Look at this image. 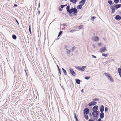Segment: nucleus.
Listing matches in <instances>:
<instances>
[{
    "instance_id": "obj_42",
    "label": "nucleus",
    "mask_w": 121,
    "mask_h": 121,
    "mask_svg": "<svg viewBox=\"0 0 121 121\" xmlns=\"http://www.w3.org/2000/svg\"><path fill=\"white\" fill-rule=\"evenodd\" d=\"M94 117H96V118H97V119L98 118V115H96Z\"/></svg>"
},
{
    "instance_id": "obj_51",
    "label": "nucleus",
    "mask_w": 121,
    "mask_h": 121,
    "mask_svg": "<svg viewBox=\"0 0 121 121\" xmlns=\"http://www.w3.org/2000/svg\"><path fill=\"white\" fill-rule=\"evenodd\" d=\"M119 14L120 15H121V11H120L119 12Z\"/></svg>"
},
{
    "instance_id": "obj_27",
    "label": "nucleus",
    "mask_w": 121,
    "mask_h": 121,
    "mask_svg": "<svg viewBox=\"0 0 121 121\" xmlns=\"http://www.w3.org/2000/svg\"><path fill=\"white\" fill-rule=\"evenodd\" d=\"M102 55L103 56L106 57H107L108 56V55L107 54L104 53H102Z\"/></svg>"
},
{
    "instance_id": "obj_63",
    "label": "nucleus",
    "mask_w": 121,
    "mask_h": 121,
    "mask_svg": "<svg viewBox=\"0 0 121 121\" xmlns=\"http://www.w3.org/2000/svg\"><path fill=\"white\" fill-rule=\"evenodd\" d=\"M120 2H121V0H120Z\"/></svg>"
},
{
    "instance_id": "obj_50",
    "label": "nucleus",
    "mask_w": 121,
    "mask_h": 121,
    "mask_svg": "<svg viewBox=\"0 0 121 121\" xmlns=\"http://www.w3.org/2000/svg\"><path fill=\"white\" fill-rule=\"evenodd\" d=\"M38 13L39 15L40 13V12L39 10L38 11Z\"/></svg>"
},
{
    "instance_id": "obj_38",
    "label": "nucleus",
    "mask_w": 121,
    "mask_h": 121,
    "mask_svg": "<svg viewBox=\"0 0 121 121\" xmlns=\"http://www.w3.org/2000/svg\"><path fill=\"white\" fill-rule=\"evenodd\" d=\"M71 52V51L70 50H68L67 51V54H69V53H70V52Z\"/></svg>"
},
{
    "instance_id": "obj_15",
    "label": "nucleus",
    "mask_w": 121,
    "mask_h": 121,
    "mask_svg": "<svg viewBox=\"0 0 121 121\" xmlns=\"http://www.w3.org/2000/svg\"><path fill=\"white\" fill-rule=\"evenodd\" d=\"M73 10L72 8L70 9H69L68 11L67 12L69 13V14H71L73 12Z\"/></svg>"
},
{
    "instance_id": "obj_12",
    "label": "nucleus",
    "mask_w": 121,
    "mask_h": 121,
    "mask_svg": "<svg viewBox=\"0 0 121 121\" xmlns=\"http://www.w3.org/2000/svg\"><path fill=\"white\" fill-rule=\"evenodd\" d=\"M73 9V12L74 13H77V9L74 8H72Z\"/></svg>"
},
{
    "instance_id": "obj_39",
    "label": "nucleus",
    "mask_w": 121,
    "mask_h": 121,
    "mask_svg": "<svg viewBox=\"0 0 121 121\" xmlns=\"http://www.w3.org/2000/svg\"><path fill=\"white\" fill-rule=\"evenodd\" d=\"M74 114V117H75V119L76 120H77V117L76 115V113H75Z\"/></svg>"
},
{
    "instance_id": "obj_44",
    "label": "nucleus",
    "mask_w": 121,
    "mask_h": 121,
    "mask_svg": "<svg viewBox=\"0 0 121 121\" xmlns=\"http://www.w3.org/2000/svg\"><path fill=\"white\" fill-rule=\"evenodd\" d=\"M61 8H63L64 7V5H61Z\"/></svg>"
},
{
    "instance_id": "obj_55",
    "label": "nucleus",
    "mask_w": 121,
    "mask_h": 121,
    "mask_svg": "<svg viewBox=\"0 0 121 121\" xmlns=\"http://www.w3.org/2000/svg\"><path fill=\"white\" fill-rule=\"evenodd\" d=\"M86 67L85 66H84V68H86Z\"/></svg>"
},
{
    "instance_id": "obj_2",
    "label": "nucleus",
    "mask_w": 121,
    "mask_h": 121,
    "mask_svg": "<svg viewBox=\"0 0 121 121\" xmlns=\"http://www.w3.org/2000/svg\"><path fill=\"white\" fill-rule=\"evenodd\" d=\"M90 110L88 108H85L84 109V114H87L89 112Z\"/></svg>"
},
{
    "instance_id": "obj_25",
    "label": "nucleus",
    "mask_w": 121,
    "mask_h": 121,
    "mask_svg": "<svg viewBox=\"0 0 121 121\" xmlns=\"http://www.w3.org/2000/svg\"><path fill=\"white\" fill-rule=\"evenodd\" d=\"M95 113L96 115H98L99 114V112L97 110V111H95Z\"/></svg>"
},
{
    "instance_id": "obj_54",
    "label": "nucleus",
    "mask_w": 121,
    "mask_h": 121,
    "mask_svg": "<svg viewBox=\"0 0 121 121\" xmlns=\"http://www.w3.org/2000/svg\"><path fill=\"white\" fill-rule=\"evenodd\" d=\"M63 25L65 26H66L67 25L66 24H63Z\"/></svg>"
},
{
    "instance_id": "obj_8",
    "label": "nucleus",
    "mask_w": 121,
    "mask_h": 121,
    "mask_svg": "<svg viewBox=\"0 0 121 121\" xmlns=\"http://www.w3.org/2000/svg\"><path fill=\"white\" fill-rule=\"evenodd\" d=\"M115 19L117 21L120 20L121 19V17L119 15H116L115 17Z\"/></svg>"
},
{
    "instance_id": "obj_46",
    "label": "nucleus",
    "mask_w": 121,
    "mask_h": 121,
    "mask_svg": "<svg viewBox=\"0 0 121 121\" xmlns=\"http://www.w3.org/2000/svg\"><path fill=\"white\" fill-rule=\"evenodd\" d=\"M92 46H93V48H94V49H95V45L94 44H93L92 45Z\"/></svg>"
},
{
    "instance_id": "obj_19",
    "label": "nucleus",
    "mask_w": 121,
    "mask_h": 121,
    "mask_svg": "<svg viewBox=\"0 0 121 121\" xmlns=\"http://www.w3.org/2000/svg\"><path fill=\"white\" fill-rule=\"evenodd\" d=\"M118 71L119 74L121 73V67L118 68Z\"/></svg>"
},
{
    "instance_id": "obj_9",
    "label": "nucleus",
    "mask_w": 121,
    "mask_h": 121,
    "mask_svg": "<svg viewBox=\"0 0 121 121\" xmlns=\"http://www.w3.org/2000/svg\"><path fill=\"white\" fill-rule=\"evenodd\" d=\"M100 112H103L104 110V106L103 105H101L100 108Z\"/></svg>"
},
{
    "instance_id": "obj_29",
    "label": "nucleus",
    "mask_w": 121,
    "mask_h": 121,
    "mask_svg": "<svg viewBox=\"0 0 121 121\" xmlns=\"http://www.w3.org/2000/svg\"><path fill=\"white\" fill-rule=\"evenodd\" d=\"M90 77L89 76H86L84 77V78L86 80H88L90 78Z\"/></svg>"
},
{
    "instance_id": "obj_23",
    "label": "nucleus",
    "mask_w": 121,
    "mask_h": 121,
    "mask_svg": "<svg viewBox=\"0 0 121 121\" xmlns=\"http://www.w3.org/2000/svg\"><path fill=\"white\" fill-rule=\"evenodd\" d=\"M114 1L115 4H117L118 3L119 0H114Z\"/></svg>"
},
{
    "instance_id": "obj_3",
    "label": "nucleus",
    "mask_w": 121,
    "mask_h": 121,
    "mask_svg": "<svg viewBox=\"0 0 121 121\" xmlns=\"http://www.w3.org/2000/svg\"><path fill=\"white\" fill-rule=\"evenodd\" d=\"M97 104V102H96L94 101H93L91 102L90 103H89L88 105L89 106H91L92 105H96Z\"/></svg>"
},
{
    "instance_id": "obj_48",
    "label": "nucleus",
    "mask_w": 121,
    "mask_h": 121,
    "mask_svg": "<svg viewBox=\"0 0 121 121\" xmlns=\"http://www.w3.org/2000/svg\"><path fill=\"white\" fill-rule=\"evenodd\" d=\"M94 119L95 120H97V118H96V117H94Z\"/></svg>"
},
{
    "instance_id": "obj_24",
    "label": "nucleus",
    "mask_w": 121,
    "mask_h": 121,
    "mask_svg": "<svg viewBox=\"0 0 121 121\" xmlns=\"http://www.w3.org/2000/svg\"><path fill=\"white\" fill-rule=\"evenodd\" d=\"M12 37L14 39H16L17 37L15 35H12Z\"/></svg>"
},
{
    "instance_id": "obj_53",
    "label": "nucleus",
    "mask_w": 121,
    "mask_h": 121,
    "mask_svg": "<svg viewBox=\"0 0 121 121\" xmlns=\"http://www.w3.org/2000/svg\"><path fill=\"white\" fill-rule=\"evenodd\" d=\"M58 71H59V73L60 74V75H61V74L60 71V70H58Z\"/></svg>"
},
{
    "instance_id": "obj_14",
    "label": "nucleus",
    "mask_w": 121,
    "mask_h": 121,
    "mask_svg": "<svg viewBox=\"0 0 121 121\" xmlns=\"http://www.w3.org/2000/svg\"><path fill=\"white\" fill-rule=\"evenodd\" d=\"M104 74L107 77V78H108L110 76V74L106 73H104Z\"/></svg>"
},
{
    "instance_id": "obj_1",
    "label": "nucleus",
    "mask_w": 121,
    "mask_h": 121,
    "mask_svg": "<svg viewBox=\"0 0 121 121\" xmlns=\"http://www.w3.org/2000/svg\"><path fill=\"white\" fill-rule=\"evenodd\" d=\"M121 7V4H115L113 6L110 7V9L112 10L111 13H112L115 12V8L117 9Z\"/></svg>"
},
{
    "instance_id": "obj_37",
    "label": "nucleus",
    "mask_w": 121,
    "mask_h": 121,
    "mask_svg": "<svg viewBox=\"0 0 121 121\" xmlns=\"http://www.w3.org/2000/svg\"><path fill=\"white\" fill-rule=\"evenodd\" d=\"M78 27L79 29H81V28H83V26L82 25L80 26H79Z\"/></svg>"
},
{
    "instance_id": "obj_32",
    "label": "nucleus",
    "mask_w": 121,
    "mask_h": 121,
    "mask_svg": "<svg viewBox=\"0 0 121 121\" xmlns=\"http://www.w3.org/2000/svg\"><path fill=\"white\" fill-rule=\"evenodd\" d=\"M62 32L61 31H60L59 33V34L58 35V37L62 33Z\"/></svg>"
},
{
    "instance_id": "obj_49",
    "label": "nucleus",
    "mask_w": 121,
    "mask_h": 121,
    "mask_svg": "<svg viewBox=\"0 0 121 121\" xmlns=\"http://www.w3.org/2000/svg\"><path fill=\"white\" fill-rule=\"evenodd\" d=\"M17 4H15L14 5V7H16L17 6Z\"/></svg>"
},
{
    "instance_id": "obj_34",
    "label": "nucleus",
    "mask_w": 121,
    "mask_h": 121,
    "mask_svg": "<svg viewBox=\"0 0 121 121\" xmlns=\"http://www.w3.org/2000/svg\"><path fill=\"white\" fill-rule=\"evenodd\" d=\"M108 108L107 107H105V112H107L108 110Z\"/></svg>"
},
{
    "instance_id": "obj_35",
    "label": "nucleus",
    "mask_w": 121,
    "mask_h": 121,
    "mask_svg": "<svg viewBox=\"0 0 121 121\" xmlns=\"http://www.w3.org/2000/svg\"><path fill=\"white\" fill-rule=\"evenodd\" d=\"M75 47H73L70 50V51L71 52H72L73 50L75 49Z\"/></svg>"
},
{
    "instance_id": "obj_7",
    "label": "nucleus",
    "mask_w": 121,
    "mask_h": 121,
    "mask_svg": "<svg viewBox=\"0 0 121 121\" xmlns=\"http://www.w3.org/2000/svg\"><path fill=\"white\" fill-rule=\"evenodd\" d=\"M75 68L76 69L78 70L81 71L83 70V66L81 67L80 66H76Z\"/></svg>"
},
{
    "instance_id": "obj_41",
    "label": "nucleus",
    "mask_w": 121,
    "mask_h": 121,
    "mask_svg": "<svg viewBox=\"0 0 121 121\" xmlns=\"http://www.w3.org/2000/svg\"><path fill=\"white\" fill-rule=\"evenodd\" d=\"M89 115L90 117H91L92 116V114L91 113H89Z\"/></svg>"
},
{
    "instance_id": "obj_64",
    "label": "nucleus",
    "mask_w": 121,
    "mask_h": 121,
    "mask_svg": "<svg viewBox=\"0 0 121 121\" xmlns=\"http://www.w3.org/2000/svg\"><path fill=\"white\" fill-rule=\"evenodd\" d=\"M120 97H121V94L120 95Z\"/></svg>"
},
{
    "instance_id": "obj_26",
    "label": "nucleus",
    "mask_w": 121,
    "mask_h": 121,
    "mask_svg": "<svg viewBox=\"0 0 121 121\" xmlns=\"http://www.w3.org/2000/svg\"><path fill=\"white\" fill-rule=\"evenodd\" d=\"M108 2L109 4L110 5H112V2L111 0H108Z\"/></svg>"
},
{
    "instance_id": "obj_47",
    "label": "nucleus",
    "mask_w": 121,
    "mask_h": 121,
    "mask_svg": "<svg viewBox=\"0 0 121 121\" xmlns=\"http://www.w3.org/2000/svg\"><path fill=\"white\" fill-rule=\"evenodd\" d=\"M15 20H16V22H17V23L19 25V22H18V21H17L15 19Z\"/></svg>"
},
{
    "instance_id": "obj_62",
    "label": "nucleus",
    "mask_w": 121,
    "mask_h": 121,
    "mask_svg": "<svg viewBox=\"0 0 121 121\" xmlns=\"http://www.w3.org/2000/svg\"><path fill=\"white\" fill-rule=\"evenodd\" d=\"M76 121H78V119H77V120H76Z\"/></svg>"
},
{
    "instance_id": "obj_18",
    "label": "nucleus",
    "mask_w": 121,
    "mask_h": 121,
    "mask_svg": "<svg viewBox=\"0 0 121 121\" xmlns=\"http://www.w3.org/2000/svg\"><path fill=\"white\" fill-rule=\"evenodd\" d=\"M63 73H64L65 75H66L67 74L66 72V71L63 68H62Z\"/></svg>"
},
{
    "instance_id": "obj_60",
    "label": "nucleus",
    "mask_w": 121,
    "mask_h": 121,
    "mask_svg": "<svg viewBox=\"0 0 121 121\" xmlns=\"http://www.w3.org/2000/svg\"><path fill=\"white\" fill-rule=\"evenodd\" d=\"M81 91L82 92H83V89H82V90H81Z\"/></svg>"
},
{
    "instance_id": "obj_57",
    "label": "nucleus",
    "mask_w": 121,
    "mask_h": 121,
    "mask_svg": "<svg viewBox=\"0 0 121 121\" xmlns=\"http://www.w3.org/2000/svg\"><path fill=\"white\" fill-rule=\"evenodd\" d=\"M119 75L120 76V77L121 78V73L119 74Z\"/></svg>"
},
{
    "instance_id": "obj_58",
    "label": "nucleus",
    "mask_w": 121,
    "mask_h": 121,
    "mask_svg": "<svg viewBox=\"0 0 121 121\" xmlns=\"http://www.w3.org/2000/svg\"><path fill=\"white\" fill-rule=\"evenodd\" d=\"M92 120V119H90L88 120V121H91V120Z\"/></svg>"
},
{
    "instance_id": "obj_4",
    "label": "nucleus",
    "mask_w": 121,
    "mask_h": 121,
    "mask_svg": "<svg viewBox=\"0 0 121 121\" xmlns=\"http://www.w3.org/2000/svg\"><path fill=\"white\" fill-rule=\"evenodd\" d=\"M107 51V49L106 48L104 47L100 49L99 52L101 53Z\"/></svg>"
},
{
    "instance_id": "obj_6",
    "label": "nucleus",
    "mask_w": 121,
    "mask_h": 121,
    "mask_svg": "<svg viewBox=\"0 0 121 121\" xmlns=\"http://www.w3.org/2000/svg\"><path fill=\"white\" fill-rule=\"evenodd\" d=\"M98 106L97 105L94 106L92 109V110L93 111H97L98 109Z\"/></svg>"
},
{
    "instance_id": "obj_20",
    "label": "nucleus",
    "mask_w": 121,
    "mask_h": 121,
    "mask_svg": "<svg viewBox=\"0 0 121 121\" xmlns=\"http://www.w3.org/2000/svg\"><path fill=\"white\" fill-rule=\"evenodd\" d=\"M70 2H73V3L75 4L77 2V0H69Z\"/></svg>"
},
{
    "instance_id": "obj_43",
    "label": "nucleus",
    "mask_w": 121,
    "mask_h": 121,
    "mask_svg": "<svg viewBox=\"0 0 121 121\" xmlns=\"http://www.w3.org/2000/svg\"><path fill=\"white\" fill-rule=\"evenodd\" d=\"M98 45L99 46H101V44L100 43H99L98 44Z\"/></svg>"
},
{
    "instance_id": "obj_30",
    "label": "nucleus",
    "mask_w": 121,
    "mask_h": 121,
    "mask_svg": "<svg viewBox=\"0 0 121 121\" xmlns=\"http://www.w3.org/2000/svg\"><path fill=\"white\" fill-rule=\"evenodd\" d=\"M92 115L93 116V117H94L96 115H95V111H93V112H92Z\"/></svg>"
},
{
    "instance_id": "obj_10",
    "label": "nucleus",
    "mask_w": 121,
    "mask_h": 121,
    "mask_svg": "<svg viewBox=\"0 0 121 121\" xmlns=\"http://www.w3.org/2000/svg\"><path fill=\"white\" fill-rule=\"evenodd\" d=\"M100 114V117L101 119H103L104 117V114L103 112H101Z\"/></svg>"
},
{
    "instance_id": "obj_21",
    "label": "nucleus",
    "mask_w": 121,
    "mask_h": 121,
    "mask_svg": "<svg viewBox=\"0 0 121 121\" xmlns=\"http://www.w3.org/2000/svg\"><path fill=\"white\" fill-rule=\"evenodd\" d=\"M99 40V37H95V39L94 40L95 41H98Z\"/></svg>"
},
{
    "instance_id": "obj_28",
    "label": "nucleus",
    "mask_w": 121,
    "mask_h": 121,
    "mask_svg": "<svg viewBox=\"0 0 121 121\" xmlns=\"http://www.w3.org/2000/svg\"><path fill=\"white\" fill-rule=\"evenodd\" d=\"M69 8L70 6L69 5H68L67 6L66 9L67 11H68L70 9Z\"/></svg>"
},
{
    "instance_id": "obj_36",
    "label": "nucleus",
    "mask_w": 121,
    "mask_h": 121,
    "mask_svg": "<svg viewBox=\"0 0 121 121\" xmlns=\"http://www.w3.org/2000/svg\"><path fill=\"white\" fill-rule=\"evenodd\" d=\"M77 31V30H70V32H73H73H74V31Z\"/></svg>"
},
{
    "instance_id": "obj_11",
    "label": "nucleus",
    "mask_w": 121,
    "mask_h": 121,
    "mask_svg": "<svg viewBox=\"0 0 121 121\" xmlns=\"http://www.w3.org/2000/svg\"><path fill=\"white\" fill-rule=\"evenodd\" d=\"M108 79L111 82H113L114 80L113 79L111 76H110L108 78Z\"/></svg>"
},
{
    "instance_id": "obj_33",
    "label": "nucleus",
    "mask_w": 121,
    "mask_h": 121,
    "mask_svg": "<svg viewBox=\"0 0 121 121\" xmlns=\"http://www.w3.org/2000/svg\"><path fill=\"white\" fill-rule=\"evenodd\" d=\"M92 100L94 101H98L99 100V99L97 98L93 99Z\"/></svg>"
},
{
    "instance_id": "obj_56",
    "label": "nucleus",
    "mask_w": 121,
    "mask_h": 121,
    "mask_svg": "<svg viewBox=\"0 0 121 121\" xmlns=\"http://www.w3.org/2000/svg\"><path fill=\"white\" fill-rule=\"evenodd\" d=\"M86 2V0H84V4H85V3Z\"/></svg>"
},
{
    "instance_id": "obj_61",
    "label": "nucleus",
    "mask_w": 121,
    "mask_h": 121,
    "mask_svg": "<svg viewBox=\"0 0 121 121\" xmlns=\"http://www.w3.org/2000/svg\"><path fill=\"white\" fill-rule=\"evenodd\" d=\"M64 5V6H66L67 5V4H66V5Z\"/></svg>"
},
{
    "instance_id": "obj_45",
    "label": "nucleus",
    "mask_w": 121,
    "mask_h": 121,
    "mask_svg": "<svg viewBox=\"0 0 121 121\" xmlns=\"http://www.w3.org/2000/svg\"><path fill=\"white\" fill-rule=\"evenodd\" d=\"M83 2V0H82L79 3V4H80V3H82Z\"/></svg>"
},
{
    "instance_id": "obj_40",
    "label": "nucleus",
    "mask_w": 121,
    "mask_h": 121,
    "mask_svg": "<svg viewBox=\"0 0 121 121\" xmlns=\"http://www.w3.org/2000/svg\"><path fill=\"white\" fill-rule=\"evenodd\" d=\"M91 56L93 58H96V57L95 56H94L93 55H92Z\"/></svg>"
},
{
    "instance_id": "obj_31",
    "label": "nucleus",
    "mask_w": 121,
    "mask_h": 121,
    "mask_svg": "<svg viewBox=\"0 0 121 121\" xmlns=\"http://www.w3.org/2000/svg\"><path fill=\"white\" fill-rule=\"evenodd\" d=\"M29 31L30 32V34H31V30L30 25L29 26Z\"/></svg>"
},
{
    "instance_id": "obj_17",
    "label": "nucleus",
    "mask_w": 121,
    "mask_h": 121,
    "mask_svg": "<svg viewBox=\"0 0 121 121\" xmlns=\"http://www.w3.org/2000/svg\"><path fill=\"white\" fill-rule=\"evenodd\" d=\"M76 82L78 84H79L80 83V81L78 79H76Z\"/></svg>"
},
{
    "instance_id": "obj_22",
    "label": "nucleus",
    "mask_w": 121,
    "mask_h": 121,
    "mask_svg": "<svg viewBox=\"0 0 121 121\" xmlns=\"http://www.w3.org/2000/svg\"><path fill=\"white\" fill-rule=\"evenodd\" d=\"M96 18V17L94 16H93L91 17V20L93 22L94 20V19Z\"/></svg>"
},
{
    "instance_id": "obj_52",
    "label": "nucleus",
    "mask_w": 121,
    "mask_h": 121,
    "mask_svg": "<svg viewBox=\"0 0 121 121\" xmlns=\"http://www.w3.org/2000/svg\"><path fill=\"white\" fill-rule=\"evenodd\" d=\"M57 68H58V70H60V68H59V67L58 66V65H57Z\"/></svg>"
},
{
    "instance_id": "obj_16",
    "label": "nucleus",
    "mask_w": 121,
    "mask_h": 121,
    "mask_svg": "<svg viewBox=\"0 0 121 121\" xmlns=\"http://www.w3.org/2000/svg\"><path fill=\"white\" fill-rule=\"evenodd\" d=\"M82 4L81 5H78L77 6V9H81L82 8Z\"/></svg>"
},
{
    "instance_id": "obj_5",
    "label": "nucleus",
    "mask_w": 121,
    "mask_h": 121,
    "mask_svg": "<svg viewBox=\"0 0 121 121\" xmlns=\"http://www.w3.org/2000/svg\"><path fill=\"white\" fill-rule=\"evenodd\" d=\"M70 72L71 73L73 76H75V73L73 71V69L71 68H69Z\"/></svg>"
},
{
    "instance_id": "obj_13",
    "label": "nucleus",
    "mask_w": 121,
    "mask_h": 121,
    "mask_svg": "<svg viewBox=\"0 0 121 121\" xmlns=\"http://www.w3.org/2000/svg\"><path fill=\"white\" fill-rule=\"evenodd\" d=\"M84 117L85 119L86 120H88L89 119L88 117L87 114H84Z\"/></svg>"
},
{
    "instance_id": "obj_59",
    "label": "nucleus",
    "mask_w": 121,
    "mask_h": 121,
    "mask_svg": "<svg viewBox=\"0 0 121 121\" xmlns=\"http://www.w3.org/2000/svg\"><path fill=\"white\" fill-rule=\"evenodd\" d=\"M81 91L82 92H83V89H82V90H81Z\"/></svg>"
}]
</instances>
